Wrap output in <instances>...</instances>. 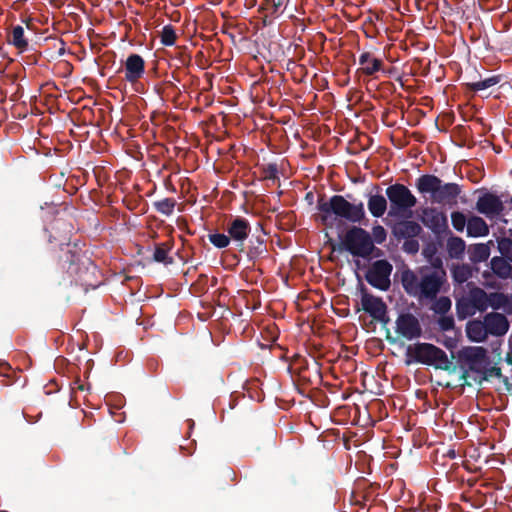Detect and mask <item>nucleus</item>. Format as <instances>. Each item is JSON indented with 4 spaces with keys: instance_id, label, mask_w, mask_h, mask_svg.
<instances>
[{
    "instance_id": "obj_42",
    "label": "nucleus",
    "mask_w": 512,
    "mask_h": 512,
    "mask_svg": "<svg viewBox=\"0 0 512 512\" xmlns=\"http://www.w3.org/2000/svg\"><path fill=\"white\" fill-rule=\"evenodd\" d=\"M467 222L468 219L466 218L464 213L460 211H454L451 213V223L456 231L462 232L465 226H467Z\"/></svg>"
},
{
    "instance_id": "obj_27",
    "label": "nucleus",
    "mask_w": 512,
    "mask_h": 512,
    "mask_svg": "<svg viewBox=\"0 0 512 512\" xmlns=\"http://www.w3.org/2000/svg\"><path fill=\"white\" fill-rule=\"evenodd\" d=\"M509 262L510 261L503 257H493L490 262L491 269L497 276L506 279L510 277L512 272V267Z\"/></svg>"
},
{
    "instance_id": "obj_53",
    "label": "nucleus",
    "mask_w": 512,
    "mask_h": 512,
    "mask_svg": "<svg viewBox=\"0 0 512 512\" xmlns=\"http://www.w3.org/2000/svg\"><path fill=\"white\" fill-rule=\"evenodd\" d=\"M167 84L170 85L171 87H175V85L172 82H167Z\"/></svg>"
},
{
    "instance_id": "obj_13",
    "label": "nucleus",
    "mask_w": 512,
    "mask_h": 512,
    "mask_svg": "<svg viewBox=\"0 0 512 512\" xmlns=\"http://www.w3.org/2000/svg\"><path fill=\"white\" fill-rule=\"evenodd\" d=\"M362 309L368 313L373 319L384 324L388 323L387 305L380 297H376L363 291L361 296Z\"/></svg>"
},
{
    "instance_id": "obj_17",
    "label": "nucleus",
    "mask_w": 512,
    "mask_h": 512,
    "mask_svg": "<svg viewBox=\"0 0 512 512\" xmlns=\"http://www.w3.org/2000/svg\"><path fill=\"white\" fill-rule=\"evenodd\" d=\"M360 68L357 69L356 74H363L366 76H375L379 71L383 70L384 63L380 58L375 57L371 52H362L359 56Z\"/></svg>"
},
{
    "instance_id": "obj_43",
    "label": "nucleus",
    "mask_w": 512,
    "mask_h": 512,
    "mask_svg": "<svg viewBox=\"0 0 512 512\" xmlns=\"http://www.w3.org/2000/svg\"><path fill=\"white\" fill-rule=\"evenodd\" d=\"M507 300V294L501 292H492L488 294V307L493 309H501L504 306V302Z\"/></svg>"
},
{
    "instance_id": "obj_1",
    "label": "nucleus",
    "mask_w": 512,
    "mask_h": 512,
    "mask_svg": "<svg viewBox=\"0 0 512 512\" xmlns=\"http://www.w3.org/2000/svg\"><path fill=\"white\" fill-rule=\"evenodd\" d=\"M44 233L47 238L45 260L51 266L54 283L58 286L75 283L96 288L97 285L90 280L96 266L76 243H71L72 224L62 218H55L44 229Z\"/></svg>"
},
{
    "instance_id": "obj_20",
    "label": "nucleus",
    "mask_w": 512,
    "mask_h": 512,
    "mask_svg": "<svg viewBox=\"0 0 512 512\" xmlns=\"http://www.w3.org/2000/svg\"><path fill=\"white\" fill-rule=\"evenodd\" d=\"M249 261L255 262L256 260L265 257L267 254L266 241L261 236H252L249 239V244L244 251Z\"/></svg>"
},
{
    "instance_id": "obj_48",
    "label": "nucleus",
    "mask_w": 512,
    "mask_h": 512,
    "mask_svg": "<svg viewBox=\"0 0 512 512\" xmlns=\"http://www.w3.org/2000/svg\"><path fill=\"white\" fill-rule=\"evenodd\" d=\"M72 390L84 391L86 390V386L81 382L80 379H76L73 383Z\"/></svg>"
},
{
    "instance_id": "obj_41",
    "label": "nucleus",
    "mask_w": 512,
    "mask_h": 512,
    "mask_svg": "<svg viewBox=\"0 0 512 512\" xmlns=\"http://www.w3.org/2000/svg\"><path fill=\"white\" fill-rule=\"evenodd\" d=\"M208 238L209 241L219 249L226 248L231 242V238L228 233L227 235L223 233L209 234Z\"/></svg>"
},
{
    "instance_id": "obj_55",
    "label": "nucleus",
    "mask_w": 512,
    "mask_h": 512,
    "mask_svg": "<svg viewBox=\"0 0 512 512\" xmlns=\"http://www.w3.org/2000/svg\"><path fill=\"white\" fill-rule=\"evenodd\" d=\"M511 203H512V198H511Z\"/></svg>"
},
{
    "instance_id": "obj_36",
    "label": "nucleus",
    "mask_w": 512,
    "mask_h": 512,
    "mask_svg": "<svg viewBox=\"0 0 512 512\" xmlns=\"http://www.w3.org/2000/svg\"><path fill=\"white\" fill-rule=\"evenodd\" d=\"M429 303H432L431 309L439 315H445L450 311L452 302L447 296H437L436 299H433Z\"/></svg>"
},
{
    "instance_id": "obj_51",
    "label": "nucleus",
    "mask_w": 512,
    "mask_h": 512,
    "mask_svg": "<svg viewBox=\"0 0 512 512\" xmlns=\"http://www.w3.org/2000/svg\"><path fill=\"white\" fill-rule=\"evenodd\" d=\"M306 197H307L308 199H311L312 194H311V193H307Z\"/></svg>"
},
{
    "instance_id": "obj_14",
    "label": "nucleus",
    "mask_w": 512,
    "mask_h": 512,
    "mask_svg": "<svg viewBox=\"0 0 512 512\" xmlns=\"http://www.w3.org/2000/svg\"><path fill=\"white\" fill-rule=\"evenodd\" d=\"M476 210L488 218H494L503 215L504 204L500 197L493 193H485L480 196L476 202Z\"/></svg>"
},
{
    "instance_id": "obj_10",
    "label": "nucleus",
    "mask_w": 512,
    "mask_h": 512,
    "mask_svg": "<svg viewBox=\"0 0 512 512\" xmlns=\"http://www.w3.org/2000/svg\"><path fill=\"white\" fill-rule=\"evenodd\" d=\"M423 224L429 228L436 238H444L451 234L447 215L435 207H426L422 210Z\"/></svg>"
},
{
    "instance_id": "obj_38",
    "label": "nucleus",
    "mask_w": 512,
    "mask_h": 512,
    "mask_svg": "<svg viewBox=\"0 0 512 512\" xmlns=\"http://www.w3.org/2000/svg\"><path fill=\"white\" fill-rule=\"evenodd\" d=\"M259 171L261 174V180H271L273 182H279V168L276 163H269L267 165H260Z\"/></svg>"
},
{
    "instance_id": "obj_52",
    "label": "nucleus",
    "mask_w": 512,
    "mask_h": 512,
    "mask_svg": "<svg viewBox=\"0 0 512 512\" xmlns=\"http://www.w3.org/2000/svg\"><path fill=\"white\" fill-rule=\"evenodd\" d=\"M306 197H307L308 199H311L312 194H311V193H307Z\"/></svg>"
},
{
    "instance_id": "obj_30",
    "label": "nucleus",
    "mask_w": 512,
    "mask_h": 512,
    "mask_svg": "<svg viewBox=\"0 0 512 512\" xmlns=\"http://www.w3.org/2000/svg\"><path fill=\"white\" fill-rule=\"evenodd\" d=\"M500 80L501 78L499 75H494L483 80L467 82L465 85L469 91L478 92L497 85Z\"/></svg>"
},
{
    "instance_id": "obj_39",
    "label": "nucleus",
    "mask_w": 512,
    "mask_h": 512,
    "mask_svg": "<svg viewBox=\"0 0 512 512\" xmlns=\"http://www.w3.org/2000/svg\"><path fill=\"white\" fill-rule=\"evenodd\" d=\"M498 250L501 257L512 262V239L508 237H502L498 239Z\"/></svg>"
},
{
    "instance_id": "obj_4",
    "label": "nucleus",
    "mask_w": 512,
    "mask_h": 512,
    "mask_svg": "<svg viewBox=\"0 0 512 512\" xmlns=\"http://www.w3.org/2000/svg\"><path fill=\"white\" fill-rule=\"evenodd\" d=\"M415 187L423 197L430 196L433 204L453 206L462 192L461 186L454 182H443L434 174H423L415 181Z\"/></svg>"
},
{
    "instance_id": "obj_3",
    "label": "nucleus",
    "mask_w": 512,
    "mask_h": 512,
    "mask_svg": "<svg viewBox=\"0 0 512 512\" xmlns=\"http://www.w3.org/2000/svg\"><path fill=\"white\" fill-rule=\"evenodd\" d=\"M319 219L327 228L333 227V219L345 220L352 224H361L366 220L364 203H351L342 195H333L326 200L325 195L318 198Z\"/></svg>"
},
{
    "instance_id": "obj_7",
    "label": "nucleus",
    "mask_w": 512,
    "mask_h": 512,
    "mask_svg": "<svg viewBox=\"0 0 512 512\" xmlns=\"http://www.w3.org/2000/svg\"><path fill=\"white\" fill-rule=\"evenodd\" d=\"M385 193L389 200V217L410 218L412 216V208L416 206L418 200L407 186L395 183L388 186Z\"/></svg>"
},
{
    "instance_id": "obj_8",
    "label": "nucleus",
    "mask_w": 512,
    "mask_h": 512,
    "mask_svg": "<svg viewBox=\"0 0 512 512\" xmlns=\"http://www.w3.org/2000/svg\"><path fill=\"white\" fill-rule=\"evenodd\" d=\"M342 245L352 256L364 259L370 258L375 251H377L375 256H379L381 252L373 244L371 234L364 228L356 225L348 228L342 239Z\"/></svg>"
},
{
    "instance_id": "obj_22",
    "label": "nucleus",
    "mask_w": 512,
    "mask_h": 512,
    "mask_svg": "<svg viewBox=\"0 0 512 512\" xmlns=\"http://www.w3.org/2000/svg\"><path fill=\"white\" fill-rule=\"evenodd\" d=\"M489 234V226L479 216H471L467 222V235L469 237H484Z\"/></svg>"
},
{
    "instance_id": "obj_31",
    "label": "nucleus",
    "mask_w": 512,
    "mask_h": 512,
    "mask_svg": "<svg viewBox=\"0 0 512 512\" xmlns=\"http://www.w3.org/2000/svg\"><path fill=\"white\" fill-rule=\"evenodd\" d=\"M456 313L460 320H464L467 317L473 316L476 313L472 303L468 296L462 297L456 302Z\"/></svg>"
},
{
    "instance_id": "obj_11",
    "label": "nucleus",
    "mask_w": 512,
    "mask_h": 512,
    "mask_svg": "<svg viewBox=\"0 0 512 512\" xmlns=\"http://www.w3.org/2000/svg\"><path fill=\"white\" fill-rule=\"evenodd\" d=\"M251 229L249 220L241 216L231 217L227 222L226 232L229 234L231 241L235 243L239 252L244 251V244L251 233Z\"/></svg>"
},
{
    "instance_id": "obj_16",
    "label": "nucleus",
    "mask_w": 512,
    "mask_h": 512,
    "mask_svg": "<svg viewBox=\"0 0 512 512\" xmlns=\"http://www.w3.org/2000/svg\"><path fill=\"white\" fill-rule=\"evenodd\" d=\"M145 72V61L139 54H130L125 61V79L135 83L141 79Z\"/></svg>"
},
{
    "instance_id": "obj_24",
    "label": "nucleus",
    "mask_w": 512,
    "mask_h": 512,
    "mask_svg": "<svg viewBox=\"0 0 512 512\" xmlns=\"http://www.w3.org/2000/svg\"><path fill=\"white\" fill-rule=\"evenodd\" d=\"M467 296L476 311L484 312L488 309V293L482 288L474 287L470 289Z\"/></svg>"
},
{
    "instance_id": "obj_45",
    "label": "nucleus",
    "mask_w": 512,
    "mask_h": 512,
    "mask_svg": "<svg viewBox=\"0 0 512 512\" xmlns=\"http://www.w3.org/2000/svg\"><path fill=\"white\" fill-rule=\"evenodd\" d=\"M402 249L404 252L414 255L418 253L420 245L416 238L404 239Z\"/></svg>"
},
{
    "instance_id": "obj_46",
    "label": "nucleus",
    "mask_w": 512,
    "mask_h": 512,
    "mask_svg": "<svg viewBox=\"0 0 512 512\" xmlns=\"http://www.w3.org/2000/svg\"><path fill=\"white\" fill-rule=\"evenodd\" d=\"M438 325L442 331H450L454 328L455 322L452 316L441 315Z\"/></svg>"
},
{
    "instance_id": "obj_2",
    "label": "nucleus",
    "mask_w": 512,
    "mask_h": 512,
    "mask_svg": "<svg viewBox=\"0 0 512 512\" xmlns=\"http://www.w3.org/2000/svg\"><path fill=\"white\" fill-rule=\"evenodd\" d=\"M400 283L408 296L424 304L445 292L448 280L424 272L423 268L411 269L405 266L400 271Z\"/></svg>"
},
{
    "instance_id": "obj_47",
    "label": "nucleus",
    "mask_w": 512,
    "mask_h": 512,
    "mask_svg": "<svg viewBox=\"0 0 512 512\" xmlns=\"http://www.w3.org/2000/svg\"><path fill=\"white\" fill-rule=\"evenodd\" d=\"M507 314H512V295H507V300L504 302V306H501Z\"/></svg>"
},
{
    "instance_id": "obj_5",
    "label": "nucleus",
    "mask_w": 512,
    "mask_h": 512,
    "mask_svg": "<svg viewBox=\"0 0 512 512\" xmlns=\"http://www.w3.org/2000/svg\"><path fill=\"white\" fill-rule=\"evenodd\" d=\"M406 356L414 362L434 366L436 369L444 371H450L453 365L444 350L426 342L409 345Z\"/></svg>"
},
{
    "instance_id": "obj_23",
    "label": "nucleus",
    "mask_w": 512,
    "mask_h": 512,
    "mask_svg": "<svg viewBox=\"0 0 512 512\" xmlns=\"http://www.w3.org/2000/svg\"><path fill=\"white\" fill-rule=\"evenodd\" d=\"M449 235L450 237L447 239L446 244L448 256L451 259L460 260L464 256L466 243L462 238L454 236L452 233Z\"/></svg>"
},
{
    "instance_id": "obj_49",
    "label": "nucleus",
    "mask_w": 512,
    "mask_h": 512,
    "mask_svg": "<svg viewBox=\"0 0 512 512\" xmlns=\"http://www.w3.org/2000/svg\"><path fill=\"white\" fill-rule=\"evenodd\" d=\"M505 361L508 365H512V340H509V351L506 354Z\"/></svg>"
},
{
    "instance_id": "obj_12",
    "label": "nucleus",
    "mask_w": 512,
    "mask_h": 512,
    "mask_svg": "<svg viewBox=\"0 0 512 512\" xmlns=\"http://www.w3.org/2000/svg\"><path fill=\"white\" fill-rule=\"evenodd\" d=\"M396 333L407 340H413L422 335V327L415 315L404 312L396 319Z\"/></svg>"
},
{
    "instance_id": "obj_29",
    "label": "nucleus",
    "mask_w": 512,
    "mask_h": 512,
    "mask_svg": "<svg viewBox=\"0 0 512 512\" xmlns=\"http://www.w3.org/2000/svg\"><path fill=\"white\" fill-rule=\"evenodd\" d=\"M483 374L484 375L474 378V382L482 384L484 381H489L491 378L495 377L502 379L505 384H508V378L502 375L501 368L497 366H490V364H486Z\"/></svg>"
},
{
    "instance_id": "obj_32",
    "label": "nucleus",
    "mask_w": 512,
    "mask_h": 512,
    "mask_svg": "<svg viewBox=\"0 0 512 512\" xmlns=\"http://www.w3.org/2000/svg\"><path fill=\"white\" fill-rule=\"evenodd\" d=\"M288 2V0H263L259 10L266 12L267 16H276L281 12V8Z\"/></svg>"
},
{
    "instance_id": "obj_34",
    "label": "nucleus",
    "mask_w": 512,
    "mask_h": 512,
    "mask_svg": "<svg viewBox=\"0 0 512 512\" xmlns=\"http://www.w3.org/2000/svg\"><path fill=\"white\" fill-rule=\"evenodd\" d=\"M176 205V200L170 197L153 202L154 209L164 216H171Z\"/></svg>"
},
{
    "instance_id": "obj_54",
    "label": "nucleus",
    "mask_w": 512,
    "mask_h": 512,
    "mask_svg": "<svg viewBox=\"0 0 512 512\" xmlns=\"http://www.w3.org/2000/svg\"><path fill=\"white\" fill-rule=\"evenodd\" d=\"M190 427L194 426V422L192 420H189Z\"/></svg>"
},
{
    "instance_id": "obj_15",
    "label": "nucleus",
    "mask_w": 512,
    "mask_h": 512,
    "mask_svg": "<svg viewBox=\"0 0 512 512\" xmlns=\"http://www.w3.org/2000/svg\"><path fill=\"white\" fill-rule=\"evenodd\" d=\"M391 232L394 238L400 241L418 237L423 232V228L416 221L405 219L394 223Z\"/></svg>"
},
{
    "instance_id": "obj_40",
    "label": "nucleus",
    "mask_w": 512,
    "mask_h": 512,
    "mask_svg": "<svg viewBox=\"0 0 512 512\" xmlns=\"http://www.w3.org/2000/svg\"><path fill=\"white\" fill-rule=\"evenodd\" d=\"M177 35L172 25H165L161 31V43L165 46H172L175 44Z\"/></svg>"
},
{
    "instance_id": "obj_21",
    "label": "nucleus",
    "mask_w": 512,
    "mask_h": 512,
    "mask_svg": "<svg viewBox=\"0 0 512 512\" xmlns=\"http://www.w3.org/2000/svg\"><path fill=\"white\" fill-rule=\"evenodd\" d=\"M467 337L473 342H484L488 337V331L484 320H472L466 325Z\"/></svg>"
},
{
    "instance_id": "obj_18",
    "label": "nucleus",
    "mask_w": 512,
    "mask_h": 512,
    "mask_svg": "<svg viewBox=\"0 0 512 512\" xmlns=\"http://www.w3.org/2000/svg\"><path fill=\"white\" fill-rule=\"evenodd\" d=\"M483 320L489 335L503 336L509 329V321L503 314L491 312L486 314Z\"/></svg>"
},
{
    "instance_id": "obj_25",
    "label": "nucleus",
    "mask_w": 512,
    "mask_h": 512,
    "mask_svg": "<svg viewBox=\"0 0 512 512\" xmlns=\"http://www.w3.org/2000/svg\"><path fill=\"white\" fill-rule=\"evenodd\" d=\"M426 261L428 262V265L419 266L418 268H423L424 272L426 271L447 280V272L444 267L443 259L440 255L428 258Z\"/></svg>"
},
{
    "instance_id": "obj_19",
    "label": "nucleus",
    "mask_w": 512,
    "mask_h": 512,
    "mask_svg": "<svg viewBox=\"0 0 512 512\" xmlns=\"http://www.w3.org/2000/svg\"><path fill=\"white\" fill-rule=\"evenodd\" d=\"M373 190L377 193L368 195L367 207L373 217L381 218L387 210V199L380 194L381 189L378 185H374Z\"/></svg>"
},
{
    "instance_id": "obj_33",
    "label": "nucleus",
    "mask_w": 512,
    "mask_h": 512,
    "mask_svg": "<svg viewBox=\"0 0 512 512\" xmlns=\"http://www.w3.org/2000/svg\"><path fill=\"white\" fill-rule=\"evenodd\" d=\"M472 276L471 267L467 264L454 265L452 268V279L457 284H463Z\"/></svg>"
},
{
    "instance_id": "obj_35",
    "label": "nucleus",
    "mask_w": 512,
    "mask_h": 512,
    "mask_svg": "<svg viewBox=\"0 0 512 512\" xmlns=\"http://www.w3.org/2000/svg\"><path fill=\"white\" fill-rule=\"evenodd\" d=\"M171 249L168 243H160L155 246L153 253V260L158 263H164L169 265L173 263V258L168 256V252Z\"/></svg>"
},
{
    "instance_id": "obj_6",
    "label": "nucleus",
    "mask_w": 512,
    "mask_h": 512,
    "mask_svg": "<svg viewBox=\"0 0 512 512\" xmlns=\"http://www.w3.org/2000/svg\"><path fill=\"white\" fill-rule=\"evenodd\" d=\"M459 367L462 370L461 379L467 381L468 378H477L484 375L486 364H491L487 349L482 346H467L460 349L457 353Z\"/></svg>"
},
{
    "instance_id": "obj_37",
    "label": "nucleus",
    "mask_w": 512,
    "mask_h": 512,
    "mask_svg": "<svg viewBox=\"0 0 512 512\" xmlns=\"http://www.w3.org/2000/svg\"><path fill=\"white\" fill-rule=\"evenodd\" d=\"M443 245V238L430 239L425 242L422 248V256L428 259L438 255L439 248Z\"/></svg>"
},
{
    "instance_id": "obj_28",
    "label": "nucleus",
    "mask_w": 512,
    "mask_h": 512,
    "mask_svg": "<svg viewBox=\"0 0 512 512\" xmlns=\"http://www.w3.org/2000/svg\"><path fill=\"white\" fill-rule=\"evenodd\" d=\"M9 43L16 47L20 52L28 49V41L24 37V29L22 26H14L9 35Z\"/></svg>"
},
{
    "instance_id": "obj_9",
    "label": "nucleus",
    "mask_w": 512,
    "mask_h": 512,
    "mask_svg": "<svg viewBox=\"0 0 512 512\" xmlns=\"http://www.w3.org/2000/svg\"><path fill=\"white\" fill-rule=\"evenodd\" d=\"M392 264L385 259L374 261L368 268L365 279L374 288L387 291L391 286Z\"/></svg>"
},
{
    "instance_id": "obj_50",
    "label": "nucleus",
    "mask_w": 512,
    "mask_h": 512,
    "mask_svg": "<svg viewBox=\"0 0 512 512\" xmlns=\"http://www.w3.org/2000/svg\"><path fill=\"white\" fill-rule=\"evenodd\" d=\"M386 338H387V340H388L390 343H395V341H396L394 338H391V337H390V332H389V331H387V336H386Z\"/></svg>"
},
{
    "instance_id": "obj_44",
    "label": "nucleus",
    "mask_w": 512,
    "mask_h": 512,
    "mask_svg": "<svg viewBox=\"0 0 512 512\" xmlns=\"http://www.w3.org/2000/svg\"><path fill=\"white\" fill-rule=\"evenodd\" d=\"M371 237L373 239V244L374 243L382 244L386 240V237H387L386 230L381 225H376L372 228Z\"/></svg>"
},
{
    "instance_id": "obj_26",
    "label": "nucleus",
    "mask_w": 512,
    "mask_h": 512,
    "mask_svg": "<svg viewBox=\"0 0 512 512\" xmlns=\"http://www.w3.org/2000/svg\"><path fill=\"white\" fill-rule=\"evenodd\" d=\"M468 255L470 261L474 264L484 262L490 256V247L488 244L484 243L470 245L468 248Z\"/></svg>"
}]
</instances>
